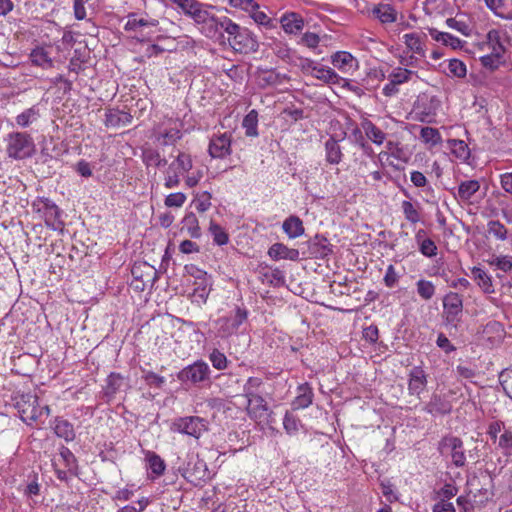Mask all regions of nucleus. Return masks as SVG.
I'll return each instance as SVG.
<instances>
[{"instance_id":"f257e3e1","label":"nucleus","mask_w":512,"mask_h":512,"mask_svg":"<svg viewBox=\"0 0 512 512\" xmlns=\"http://www.w3.org/2000/svg\"><path fill=\"white\" fill-rule=\"evenodd\" d=\"M15 407L22 421L29 425L39 420L41 416L49 415L50 412L48 406L39 407L37 396L32 394L21 395L16 400Z\"/></svg>"},{"instance_id":"f03ea898","label":"nucleus","mask_w":512,"mask_h":512,"mask_svg":"<svg viewBox=\"0 0 512 512\" xmlns=\"http://www.w3.org/2000/svg\"><path fill=\"white\" fill-rule=\"evenodd\" d=\"M35 151V145L29 134L14 132L8 136L7 153L15 159L30 157Z\"/></svg>"},{"instance_id":"7ed1b4c3","label":"nucleus","mask_w":512,"mask_h":512,"mask_svg":"<svg viewBox=\"0 0 512 512\" xmlns=\"http://www.w3.org/2000/svg\"><path fill=\"white\" fill-rule=\"evenodd\" d=\"M171 429L198 439L207 430V427L204 419L197 416H187L175 419Z\"/></svg>"},{"instance_id":"20e7f679","label":"nucleus","mask_w":512,"mask_h":512,"mask_svg":"<svg viewBox=\"0 0 512 512\" xmlns=\"http://www.w3.org/2000/svg\"><path fill=\"white\" fill-rule=\"evenodd\" d=\"M438 450L442 455L449 453L456 467L465 465L466 457L463 450V442L460 438L454 436L442 438L439 442Z\"/></svg>"},{"instance_id":"39448f33","label":"nucleus","mask_w":512,"mask_h":512,"mask_svg":"<svg viewBox=\"0 0 512 512\" xmlns=\"http://www.w3.org/2000/svg\"><path fill=\"white\" fill-rule=\"evenodd\" d=\"M229 46L239 53H251L258 50V42L248 29L241 28L237 35L228 37Z\"/></svg>"},{"instance_id":"423d86ee","label":"nucleus","mask_w":512,"mask_h":512,"mask_svg":"<svg viewBox=\"0 0 512 512\" xmlns=\"http://www.w3.org/2000/svg\"><path fill=\"white\" fill-rule=\"evenodd\" d=\"M210 369L205 362L197 361L182 369L179 374V380L190 381L193 384L203 382L209 379Z\"/></svg>"},{"instance_id":"0eeeda50","label":"nucleus","mask_w":512,"mask_h":512,"mask_svg":"<svg viewBox=\"0 0 512 512\" xmlns=\"http://www.w3.org/2000/svg\"><path fill=\"white\" fill-rule=\"evenodd\" d=\"M174 3L198 24L207 23L210 19V13L196 0H174Z\"/></svg>"},{"instance_id":"6e6552de","label":"nucleus","mask_w":512,"mask_h":512,"mask_svg":"<svg viewBox=\"0 0 512 512\" xmlns=\"http://www.w3.org/2000/svg\"><path fill=\"white\" fill-rule=\"evenodd\" d=\"M247 311L236 307L235 315L233 317H222L218 319L217 324L219 325V334L221 337H227L235 333L239 326L246 320Z\"/></svg>"},{"instance_id":"1a4fd4ad","label":"nucleus","mask_w":512,"mask_h":512,"mask_svg":"<svg viewBox=\"0 0 512 512\" xmlns=\"http://www.w3.org/2000/svg\"><path fill=\"white\" fill-rule=\"evenodd\" d=\"M308 252H303L304 255L310 258L324 259L332 253V245L329 243L326 237L322 235H316L312 239L306 242Z\"/></svg>"},{"instance_id":"9d476101","label":"nucleus","mask_w":512,"mask_h":512,"mask_svg":"<svg viewBox=\"0 0 512 512\" xmlns=\"http://www.w3.org/2000/svg\"><path fill=\"white\" fill-rule=\"evenodd\" d=\"M443 307L447 322H456L463 310L462 297L458 293H448L443 299Z\"/></svg>"},{"instance_id":"9b49d317","label":"nucleus","mask_w":512,"mask_h":512,"mask_svg":"<svg viewBox=\"0 0 512 512\" xmlns=\"http://www.w3.org/2000/svg\"><path fill=\"white\" fill-rule=\"evenodd\" d=\"M208 152L212 158H224L231 153V138L227 133L213 136L209 143Z\"/></svg>"},{"instance_id":"f8f14e48","label":"nucleus","mask_w":512,"mask_h":512,"mask_svg":"<svg viewBox=\"0 0 512 512\" xmlns=\"http://www.w3.org/2000/svg\"><path fill=\"white\" fill-rule=\"evenodd\" d=\"M134 279L150 284V287L158 280V271L147 262H135L131 269Z\"/></svg>"},{"instance_id":"ddd939ff","label":"nucleus","mask_w":512,"mask_h":512,"mask_svg":"<svg viewBox=\"0 0 512 512\" xmlns=\"http://www.w3.org/2000/svg\"><path fill=\"white\" fill-rule=\"evenodd\" d=\"M247 412L255 420H262L268 414V406L264 398L260 395H254L247 398Z\"/></svg>"},{"instance_id":"4468645a","label":"nucleus","mask_w":512,"mask_h":512,"mask_svg":"<svg viewBox=\"0 0 512 512\" xmlns=\"http://www.w3.org/2000/svg\"><path fill=\"white\" fill-rule=\"evenodd\" d=\"M426 385L427 379L424 370L421 367H414L410 372L408 384L410 394L419 396Z\"/></svg>"},{"instance_id":"2eb2a0df","label":"nucleus","mask_w":512,"mask_h":512,"mask_svg":"<svg viewBox=\"0 0 512 512\" xmlns=\"http://www.w3.org/2000/svg\"><path fill=\"white\" fill-rule=\"evenodd\" d=\"M268 255L273 260L287 259L297 261L300 253L297 249L289 248L282 243H275L269 248Z\"/></svg>"},{"instance_id":"dca6fc26","label":"nucleus","mask_w":512,"mask_h":512,"mask_svg":"<svg viewBox=\"0 0 512 512\" xmlns=\"http://www.w3.org/2000/svg\"><path fill=\"white\" fill-rule=\"evenodd\" d=\"M452 409L451 404L444 400L440 395H432L430 401L425 406L424 410L432 415H444L450 413Z\"/></svg>"},{"instance_id":"f3484780","label":"nucleus","mask_w":512,"mask_h":512,"mask_svg":"<svg viewBox=\"0 0 512 512\" xmlns=\"http://www.w3.org/2000/svg\"><path fill=\"white\" fill-rule=\"evenodd\" d=\"M158 26V20L156 19H144V18H136L135 14H131L128 16V21L126 22L124 28L126 31H137L139 33L144 32V28H156Z\"/></svg>"},{"instance_id":"a211bd4d","label":"nucleus","mask_w":512,"mask_h":512,"mask_svg":"<svg viewBox=\"0 0 512 512\" xmlns=\"http://www.w3.org/2000/svg\"><path fill=\"white\" fill-rule=\"evenodd\" d=\"M284 232L289 238H297L304 234L305 229L302 220L298 216H289L282 225Z\"/></svg>"},{"instance_id":"6ab92c4d","label":"nucleus","mask_w":512,"mask_h":512,"mask_svg":"<svg viewBox=\"0 0 512 512\" xmlns=\"http://www.w3.org/2000/svg\"><path fill=\"white\" fill-rule=\"evenodd\" d=\"M332 64L343 72H347L355 65V58L351 53L346 51H339L331 56Z\"/></svg>"},{"instance_id":"aec40b11","label":"nucleus","mask_w":512,"mask_h":512,"mask_svg":"<svg viewBox=\"0 0 512 512\" xmlns=\"http://www.w3.org/2000/svg\"><path fill=\"white\" fill-rule=\"evenodd\" d=\"M31 62L44 69L53 67V60L49 55V52L44 47H36L30 53Z\"/></svg>"},{"instance_id":"412c9836","label":"nucleus","mask_w":512,"mask_h":512,"mask_svg":"<svg viewBox=\"0 0 512 512\" xmlns=\"http://www.w3.org/2000/svg\"><path fill=\"white\" fill-rule=\"evenodd\" d=\"M132 120V116L121 110H110L106 113L105 124L106 126L119 127L129 124Z\"/></svg>"},{"instance_id":"4be33fe9","label":"nucleus","mask_w":512,"mask_h":512,"mask_svg":"<svg viewBox=\"0 0 512 512\" xmlns=\"http://www.w3.org/2000/svg\"><path fill=\"white\" fill-rule=\"evenodd\" d=\"M429 34L435 41L441 42L442 44L450 46L453 49L461 47L462 41L449 33L440 32L435 28H430Z\"/></svg>"},{"instance_id":"5701e85b","label":"nucleus","mask_w":512,"mask_h":512,"mask_svg":"<svg viewBox=\"0 0 512 512\" xmlns=\"http://www.w3.org/2000/svg\"><path fill=\"white\" fill-rule=\"evenodd\" d=\"M281 25L287 33H297L303 28L304 22L296 13L284 15L281 18Z\"/></svg>"},{"instance_id":"b1692460","label":"nucleus","mask_w":512,"mask_h":512,"mask_svg":"<svg viewBox=\"0 0 512 512\" xmlns=\"http://www.w3.org/2000/svg\"><path fill=\"white\" fill-rule=\"evenodd\" d=\"M326 160L330 164H338L342 158V152L337 140L330 137L325 143Z\"/></svg>"},{"instance_id":"393cba45","label":"nucleus","mask_w":512,"mask_h":512,"mask_svg":"<svg viewBox=\"0 0 512 512\" xmlns=\"http://www.w3.org/2000/svg\"><path fill=\"white\" fill-rule=\"evenodd\" d=\"M373 13L382 23H393L397 19V12L389 4H380L373 9Z\"/></svg>"},{"instance_id":"a878e982","label":"nucleus","mask_w":512,"mask_h":512,"mask_svg":"<svg viewBox=\"0 0 512 512\" xmlns=\"http://www.w3.org/2000/svg\"><path fill=\"white\" fill-rule=\"evenodd\" d=\"M312 75L315 78L329 84H335L341 80V78L334 70L324 66H317Z\"/></svg>"},{"instance_id":"bb28decb","label":"nucleus","mask_w":512,"mask_h":512,"mask_svg":"<svg viewBox=\"0 0 512 512\" xmlns=\"http://www.w3.org/2000/svg\"><path fill=\"white\" fill-rule=\"evenodd\" d=\"M479 189L477 180L464 181L458 187V196L461 200L468 201Z\"/></svg>"},{"instance_id":"cd10ccee","label":"nucleus","mask_w":512,"mask_h":512,"mask_svg":"<svg viewBox=\"0 0 512 512\" xmlns=\"http://www.w3.org/2000/svg\"><path fill=\"white\" fill-rule=\"evenodd\" d=\"M472 274H473L475 280L477 281L478 285L480 286V288L485 293H493L494 292L492 280H491L490 276H488L484 270H482L481 268H478V267H474L472 269Z\"/></svg>"},{"instance_id":"c85d7f7f","label":"nucleus","mask_w":512,"mask_h":512,"mask_svg":"<svg viewBox=\"0 0 512 512\" xmlns=\"http://www.w3.org/2000/svg\"><path fill=\"white\" fill-rule=\"evenodd\" d=\"M298 390H299V395L296 397V399L294 401L295 407L296 408L308 407L312 403V398H313L312 389L306 383V384L300 385Z\"/></svg>"},{"instance_id":"c756f323","label":"nucleus","mask_w":512,"mask_h":512,"mask_svg":"<svg viewBox=\"0 0 512 512\" xmlns=\"http://www.w3.org/2000/svg\"><path fill=\"white\" fill-rule=\"evenodd\" d=\"M54 431L58 437L64 438L66 441H71L75 438L73 426L67 420H57Z\"/></svg>"},{"instance_id":"7c9ffc66","label":"nucleus","mask_w":512,"mask_h":512,"mask_svg":"<svg viewBox=\"0 0 512 512\" xmlns=\"http://www.w3.org/2000/svg\"><path fill=\"white\" fill-rule=\"evenodd\" d=\"M45 221L48 226H52L54 230L58 229L63 225L62 221L59 220L60 210L55 204H46Z\"/></svg>"},{"instance_id":"2f4dec72","label":"nucleus","mask_w":512,"mask_h":512,"mask_svg":"<svg viewBox=\"0 0 512 512\" xmlns=\"http://www.w3.org/2000/svg\"><path fill=\"white\" fill-rule=\"evenodd\" d=\"M258 114L255 110L250 111L243 119V127L245 128V134L248 137H255L258 135L257 131Z\"/></svg>"},{"instance_id":"473e14b6","label":"nucleus","mask_w":512,"mask_h":512,"mask_svg":"<svg viewBox=\"0 0 512 512\" xmlns=\"http://www.w3.org/2000/svg\"><path fill=\"white\" fill-rule=\"evenodd\" d=\"M487 231L489 235H492L497 240L505 241L508 238L507 228L498 220L489 221Z\"/></svg>"},{"instance_id":"72a5a7b5","label":"nucleus","mask_w":512,"mask_h":512,"mask_svg":"<svg viewBox=\"0 0 512 512\" xmlns=\"http://www.w3.org/2000/svg\"><path fill=\"white\" fill-rule=\"evenodd\" d=\"M363 129L365 131L366 136L375 144H382L385 139V133L380 130L376 125L372 122L368 121L364 123Z\"/></svg>"},{"instance_id":"f704fd0d","label":"nucleus","mask_w":512,"mask_h":512,"mask_svg":"<svg viewBox=\"0 0 512 512\" xmlns=\"http://www.w3.org/2000/svg\"><path fill=\"white\" fill-rule=\"evenodd\" d=\"M146 460L154 474L160 476L164 473L166 465L164 460L159 455H157L154 452L148 451L146 453Z\"/></svg>"},{"instance_id":"c9c22d12","label":"nucleus","mask_w":512,"mask_h":512,"mask_svg":"<svg viewBox=\"0 0 512 512\" xmlns=\"http://www.w3.org/2000/svg\"><path fill=\"white\" fill-rule=\"evenodd\" d=\"M192 168V161L189 155L179 153L176 160L170 164L169 171L175 170L178 173H184Z\"/></svg>"},{"instance_id":"e433bc0d","label":"nucleus","mask_w":512,"mask_h":512,"mask_svg":"<svg viewBox=\"0 0 512 512\" xmlns=\"http://www.w3.org/2000/svg\"><path fill=\"white\" fill-rule=\"evenodd\" d=\"M406 46L412 52L424 56V49L421 41V37L417 33H409L403 36Z\"/></svg>"},{"instance_id":"4c0bfd02","label":"nucleus","mask_w":512,"mask_h":512,"mask_svg":"<svg viewBox=\"0 0 512 512\" xmlns=\"http://www.w3.org/2000/svg\"><path fill=\"white\" fill-rule=\"evenodd\" d=\"M39 117V111L34 106L26 109L16 117V123L21 127H27Z\"/></svg>"},{"instance_id":"58836bf2","label":"nucleus","mask_w":512,"mask_h":512,"mask_svg":"<svg viewBox=\"0 0 512 512\" xmlns=\"http://www.w3.org/2000/svg\"><path fill=\"white\" fill-rule=\"evenodd\" d=\"M420 137L423 142L435 146L441 142L439 131L433 127H423L420 132Z\"/></svg>"},{"instance_id":"ea45409f","label":"nucleus","mask_w":512,"mask_h":512,"mask_svg":"<svg viewBox=\"0 0 512 512\" xmlns=\"http://www.w3.org/2000/svg\"><path fill=\"white\" fill-rule=\"evenodd\" d=\"M450 147H451V150H452V153L460 158V159H467L470 155V150H469V147L468 145L462 141V140H450Z\"/></svg>"},{"instance_id":"a19ab883","label":"nucleus","mask_w":512,"mask_h":512,"mask_svg":"<svg viewBox=\"0 0 512 512\" xmlns=\"http://www.w3.org/2000/svg\"><path fill=\"white\" fill-rule=\"evenodd\" d=\"M209 231L213 236V240L217 245H225L228 243V234L222 229V227L215 222H210Z\"/></svg>"},{"instance_id":"79ce46f5","label":"nucleus","mask_w":512,"mask_h":512,"mask_svg":"<svg viewBox=\"0 0 512 512\" xmlns=\"http://www.w3.org/2000/svg\"><path fill=\"white\" fill-rule=\"evenodd\" d=\"M184 226L187 227L191 237L198 238L201 235L198 219L194 213H188L183 219Z\"/></svg>"},{"instance_id":"37998d69","label":"nucleus","mask_w":512,"mask_h":512,"mask_svg":"<svg viewBox=\"0 0 512 512\" xmlns=\"http://www.w3.org/2000/svg\"><path fill=\"white\" fill-rule=\"evenodd\" d=\"M415 72L412 70H408L405 68H396L389 75V80H392L394 83L400 85L402 83L408 82L411 79V76L414 75Z\"/></svg>"},{"instance_id":"c03bdc74","label":"nucleus","mask_w":512,"mask_h":512,"mask_svg":"<svg viewBox=\"0 0 512 512\" xmlns=\"http://www.w3.org/2000/svg\"><path fill=\"white\" fill-rule=\"evenodd\" d=\"M417 292L424 300H430L435 294V286L432 282L421 279L417 282Z\"/></svg>"},{"instance_id":"a18cd8bd","label":"nucleus","mask_w":512,"mask_h":512,"mask_svg":"<svg viewBox=\"0 0 512 512\" xmlns=\"http://www.w3.org/2000/svg\"><path fill=\"white\" fill-rule=\"evenodd\" d=\"M489 42L492 45V52L491 54L494 55L496 58L503 60L505 48L500 43L497 32L496 31H490L488 33Z\"/></svg>"},{"instance_id":"49530a36","label":"nucleus","mask_w":512,"mask_h":512,"mask_svg":"<svg viewBox=\"0 0 512 512\" xmlns=\"http://www.w3.org/2000/svg\"><path fill=\"white\" fill-rule=\"evenodd\" d=\"M402 210L405 219L408 220L409 222L417 223L420 221V213L410 201L402 202Z\"/></svg>"},{"instance_id":"de8ad7c7","label":"nucleus","mask_w":512,"mask_h":512,"mask_svg":"<svg viewBox=\"0 0 512 512\" xmlns=\"http://www.w3.org/2000/svg\"><path fill=\"white\" fill-rule=\"evenodd\" d=\"M499 381L506 395L512 399V369H505L499 375Z\"/></svg>"},{"instance_id":"09e8293b","label":"nucleus","mask_w":512,"mask_h":512,"mask_svg":"<svg viewBox=\"0 0 512 512\" xmlns=\"http://www.w3.org/2000/svg\"><path fill=\"white\" fill-rule=\"evenodd\" d=\"M107 394H115L124 384V378L119 374L111 373L107 380Z\"/></svg>"},{"instance_id":"8fccbe9b","label":"nucleus","mask_w":512,"mask_h":512,"mask_svg":"<svg viewBox=\"0 0 512 512\" xmlns=\"http://www.w3.org/2000/svg\"><path fill=\"white\" fill-rule=\"evenodd\" d=\"M448 69H449V73L453 76H456L459 78L466 76V66L462 61H460L458 59L450 60Z\"/></svg>"},{"instance_id":"3c124183","label":"nucleus","mask_w":512,"mask_h":512,"mask_svg":"<svg viewBox=\"0 0 512 512\" xmlns=\"http://www.w3.org/2000/svg\"><path fill=\"white\" fill-rule=\"evenodd\" d=\"M498 446L504 450L505 455H512V432L505 430L499 437Z\"/></svg>"},{"instance_id":"603ef678","label":"nucleus","mask_w":512,"mask_h":512,"mask_svg":"<svg viewBox=\"0 0 512 512\" xmlns=\"http://www.w3.org/2000/svg\"><path fill=\"white\" fill-rule=\"evenodd\" d=\"M145 161L148 165H155L156 167H162L167 164V160L165 158H161L158 152L149 150L144 153Z\"/></svg>"},{"instance_id":"864d4df0","label":"nucleus","mask_w":512,"mask_h":512,"mask_svg":"<svg viewBox=\"0 0 512 512\" xmlns=\"http://www.w3.org/2000/svg\"><path fill=\"white\" fill-rule=\"evenodd\" d=\"M230 18L228 17H222L217 18L213 15H210V19L208 20L207 24H209V30L210 32L213 30L214 33L218 32L219 30L225 31L226 23H229Z\"/></svg>"},{"instance_id":"5fc2aeb1","label":"nucleus","mask_w":512,"mask_h":512,"mask_svg":"<svg viewBox=\"0 0 512 512\" xmlns=\"http://www.w3.org/2000/svg\"><path fill=\"white\" fill-rule=\"evenodd\" d=\"M481 64L489 69L490 71H494L500 67V65L504 62V60H500L496 58L494 55L487 54L480 58Z\"/></svg>"},{"instance_id":"6e6d98bb","label":"nucleus","mask_w":512,"mask_h":512,"mask_svg":"<svg viewBox=\"0 0 512 512\" xmlns=\"http://www.w3.org/2000/svg\"><path fill=\"white\" fill-rule=\"evenodd\" d=\"M490 265H495L498 269L508 272L512 269V257L501 256L496 257L492 261H489Z\"/></svg>"},{"instance_id":"4d7b16f0","label":"nucleus","mask_w":512,"mask_h":512,"mask_svg":"<svg viewBox=\"0 0 512 512\" xmlns=\"http://www.w3.org/2000/svg\"><path fill=\"white\" fill-rule=\"evenodd\" d=\"M419 245L420 252L426 257H433L437 254V246L431 239H426Z\"/></svg>"},{"instance_id":"13d9d810","label":"nucleus","mask_w":512,"mask_h":512,"mask_svg":"<svg viewBox=\"0 0 512 512\" xmlns=\"http://www.w3.org/2000/svg\"><path fill=\"white\" fill-rule=\"evenodd\" d=\"M262 384L260 378L250 377L244 385V395L248 398L257 395L256 390Z\"/></svg>"},{"instance_id":"bf43d9fd","label":"nucleus","mask_w":512,"mask_h":512,"mask_svg":"<svg viewBox=\"0 0 512 512\" xmlns=\"http://www.w3.org/2000/svg\"><path fill=\"white\" fill-rule=\"evenodd\" d=\"M185 201V194L181 192L171 193L165 198V205L167 207H181Z\"/></svg>"},{"instance_id":"052dcab7","label":"nucleus","mask_w":512,"mask_h":512,"mask_svg":"<svg viewBox=\"0 0 512 512\" xmlns=\"http://www.w3.org/2000/svg\"><path fill=\"white\" fill-rule=\"evenodd\" d=\"M283 426L288 434H295L299 429V421L287 412L283 420Z\"/></svg>"},{"instance_id":"680f3d73","label":"nucleus","mask_w":512,"mask_h":512,"mask_svg":"<svg viewBox=\"0 0 512 512\" xmlns=\"http://www.w3.org/2000/svg\"><path fill=\"white\" fill-rule=\"evenodd\" d=\"M210 360L216 369L222 370V369L226 368V365H227L226 356L223 353L219 352L218 350H214L211 353Z\"/></svg>"},{"instance_id":"e2e57ef3","label":"nucleus","mask_w":512,"mask_h":512,"mask_svg":"<svg viewBox=\"0 0 512 512\" xmlns=\"http://www.w3.org/2000/svg\"><path fill=\"white\" fill-rule=\"evenodd\" d=\"M229 3L234 7H239L249 12L259 9V5L254 0H229Z\"/></svg>"},{"instance_id":"0e129e2a","label":"nucleus","mask_w":512,"mask_h":512,"mask_svg":"<svg viewBox=\"0 0 512 512\" xmlns=\"http://www.w3.org/2000/svg\"><path fill=\"white\" fill-rule=\"evenodd\" d=\"M211 194L209 192H204L200 198L196 200V209L199 212H205L211 206Z\"/></svg>"},{"instance_id":"69168bd1","label":"nucleus","mask_w":512,"mask_h":512,"mask_svg":"<svg viewBox=\"0 0 512 512\" xmlns=\"http://www.w3.org/2000/svg\"><path fill=\"white\" fill-rule=\"evenodd\" d=\"M250 12H251V17L253 18V20L256 23L264 25V26H267L270 24L271 19L268 17V15L265 12L259 11L258 9L251 10Z\"/></svg>"},{"instance_id":"338daca9","label":"nucleus","mask_w":512,"mask_h":512,"mask_svg":"<svg viewBox=\"0 0 512 512\" xmlns=\"http://www.w3.org/2000/svg\"><path fill=\"white\" fill-rule=\"evenodd\" d=\"M144 379L149 385H154L158 388L161 387L164 383V378L162 376H159L151 371L145 373Z\"/></svg>"},{"instance_id":"774afa93","label":"nucleus","mask_w":512,"mask_h":512,"mask_svg":"<svg viewBox=\"0 0 512 512\" xmlns=\"http://www.w3.org/2000/svg\"><path fill=\"white\" fill-rule=\"evenodd\" d=\"M433 512H456L454 505L451 502H448L442 499L440 502L436 503L433 507Z\"/></svg>"}]
</instances>
